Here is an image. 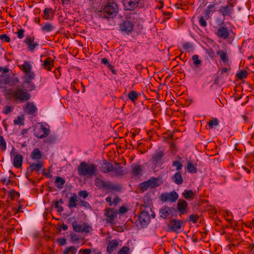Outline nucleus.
<instances>
[{"label": "nucleus", "mask_w": 254, "mask_h": 254, "mask_svg": "<svg viewBox=\"0 0 254 254\" xmlns=\"http://www.w3.org/2000/svg\"><path fill=\"white\" fill-rule=\"evenodd\" d=\"M9 94L15 101L20 103L29 100L31 97L30 94L21 88L19 84L17 85L15 89L10 90Z\"/></svg>", "instance_id": "f257e3e1"}, {"label": "nucleus", "mask_w": 254, "mask_h": 254, "mask_svg": "<svg viewBox=\"0 0 254 254\" xmlns=\"http://www.w3.org/2000/svg\"><path fill=\"white\" fill-rule=\"evenodd\" d=\"M77 170L79 176L91 177L96 175L97 166L83 161L78 166Z\"/></svg>", "instance_id": "f03ea898"}, {"label": "nucleus", "mask_w": 254, "mask_h": 254, "mask_svg": "<svg viewBox=\"0 0 254 254\" xmlns=\"http://www.w3.org/2000/svg\"><path fill=\"white\" fill-rule=\"evenodd\" d=\"M118 4L114 1L109 2L101 11L100 16L103 18H109L115 17L118 12Z\"/></svg>", "instance_id": "7ed1b4c3"}, {"label": "nucleus", "mask_w": 254, "mask_h": 254, "mask_svg": "<svg viewBox=\"0 0 254 254\" xmlns=\"http://www.w3.org/2000/svg\"><path fill=\"white\" fill-rule=\"evenodd\" d=\"M20 69L24 73V75L22 77H26L29 78H35V74L32 70V65L29 62L24 61V64L19 65Z\"/></svg>", "instance_id": "20e7f679"}, {"label": "nucleus", "mask_w": 254, "mask_h": 254, "mask_svg": "<svg viewBox=\"0 0 254 254\" xmlns=\"http://www.w3.org/2000/svg\"><path fill=\"white\" fill-rule=\"evenodd\" d=\"M22 82L21 83L20 86L23 88L25 91L28 93L33 91L36 88V86L34 82L32 81L35 78H29L26 77H22Z\"/></svg>", "instance_id": "39448f33"}, {"label": "nucleus", "mask_w": 254, "mask_h": 254, "mask_svg": "<svg viewBox=\"0 0 254 254\" xmlns=\"http://www.w3.org/2000/svg\"><path fill=\"white\" fill-rule=\"evenodd\" d=\"M184 225V223L183 221L175 219L170 221L168 227L171 231L179 233L182 231Z\"/></svg>", "instance_id": "423d86ee"}, {"label": "nucleus", "mask_w": 254, "mask_h": 254, "mask_svg": "<svg viewBox=\"0 0 254 254\" xmlns=\"http://www.w3.org/2000/svg\"><path fill=\"white\" fill-rule=\"evenodd\" d=\"M179 195L175 191H171L169 193H163L161 194L160 199L163 202L169 201L174 202L178 199Z\"/></svg>", "instance_id": "0eeeda50"}, {"label": "nucleus", "mask_w": 254, "mask_h": 254, "mask_svg": "<svg viewBox=\"0 0 254 254\" xmlns=\"http://www.w3.org/2000/svg\"><path fill=\"white\" fill-rule=\"evenodd\" d=\"M234 5L232 3H229L221 6L219 9L220 13L224 17H231L234 10Z\"/></svg>", "instance_id": "6e6552de"}, {"label": "nucleus", "mask_w": 254, "mask_h": 254, "mask_svg": "<svg viewBox=\"0 0 254 254\" xmlns=\"http://www.w3.org/2000/svg\"><path fill=\"white\" fill-rule=\"evenodd\" d=\"M134 24L129 20L124 21L120 25L121 31L127 34H130L133 31Z\"/></svg>", "instance_id": "1a4fd4ad"}, {"label": "nucleus", "mask_w": 254, "mask_h": 254, "mask_svg": "<svg viewBox=\"0 0 254 254\" xmlns=\"http://www.w3.org/2000/svg\"><path fill=\"white\" fill-rule=\"evenodd\" d=\"M34 40V37L29 35L26 36L24 40V43L28 46L27 48L30 51L33 52L35 49L39 46V43Z\"/></svg>", "instance_id": "9d476101"}, {"label": "nucleus", "mask_w": 254, "mask_h": 254, "mask_svg": "<svg viewBox=\"0 0 254 254\" xmlns=\"http://www.w3.org/2000/svg\"><path fill=\"white\" fill-rule=\"evenodd\" d=\"M177 211L179 212L180 215L186 214L188 210V203L184 199H179L177 204Z\"/></svg>", "instance_id": "9b49d317"}, {"label": "nucleus", "mask_w": 254, "mask_h": 254, "mask_svg": "<svg viewBox=\"0 0 254 254\" xmlns=\"http://www.w3.org/2000/svg\"><path fill=\"white\" fill-rule=\"evenodd\" d=\"M215 34L219 38L226 40L229 38L230 32L226 26H221L218 28Z\"/></svg>", "instance_id": "f8f14e48"}, {"label": "nucleus", "mask_w": 254, "mask_h": 254, "mask_svg": "<svg viewBox=\"0 0 254 254\" xmlns=\"http://www.w3.org/2000/svg\"><path fill=\"white\" fill-rule=\"evenodd\" d=\"M23 110L28 115H35L37 108L33 102H28L23 106Z\"/></svg>", "instance_id": "ddd939ff"}, {"label": "nucleus", "mask_w": 254, "mask_h": 254, "mask_svg": "<svg viewBox=\"0 0 254 254\" xmlns=\"http://www.w3.org/2000/svg\"><path fill=\"white\" fill-rule=\"evenodd\" d=\"M140 0H123V3L126 9L132 10L138 6Z\"/></svg>", "instance_id": "4468645a"}, {"label": "nucleus", "mask_w": 254, "mask_h": 254, "mask_svg": "<svg viewBox=\"0 0 254 254\" xmlns=\"http://www.w3.org/2000/svg\"><path fill=\"white\" fill-rule=\"evenodd\" d=\"M117 211L113 208H109L105 210V215L107 217L106 221L110 223H113L117 217Z\"/></svg>", "instance_id": "2eb2a0df"}, {"label": "nucleus", "mask_w": 254, "mask_h": 254, "mask_svg": "<svg viewBox=\"0 0 254 254\" xmlns=\"http://www.w3.org/2000/svg\"><path fill=\"white\" fill-rule=\"evenodd\" d=\"M138 220L142 226H146L149 223L150 220V217L149 213L145 211H142L138 217Z\"/></svg>", "instance_id": "dca6fc26"}, {"label": "nucleus", "mask_w": 254, "mask_h": 254, "mask_svg": "<svg viewBox=\"0 0 254 254\" xmlns=\"http://www.w3.org/2000/svg\"><path fill=\"white\" fill-rule=\"evenodd\" d=\"M43 165L44 162L43 161H39L37 163L30 164L27 169V173L31 174L33 171H39L43 167Z\"/></svg>", "instance_id": "f3484780"}, {"label": "nucleus", "mask_w": 254, "mask_h": 254, "mask_svg": "<svg viewBox=\"0 0 254 254\" xmlns=\"http://www.w3.org/2000/svg\"><path fill=\"white\" fill-rule=\"evenodd\" d=\"M112 171H113L114 174V175H112L113 176H122L126 174L124 168L121 166L120 163H116L115 164V166H113V169Z\"/></svg>", "instance_id": "a211bd4d"}, {"label": "nucleus", "mask_w": 254, "mask_h": 254, "mask_svg": "<svg viewBox=\"0 0 254 254\" xmlns=\"http://www.w3.org/2000/svg\"><path fill=\"white\" fill-rule=\"evenodd\" d=\"M118 246L119 243L117 240H112L107 246V252L109 254H112L117 250Z\"/></svg>", "instance_id": "6ab92c4d"}, {"label": "nucleus", "mask_w": 254, "mask_h": 254, "mask_svg": "<svg viewBox=\"0 0 254 254\" xmlns=\"http://www.w3.org/2000/svg\"><path fill=\"white\" fill-rule=\"evenodd\" d=\"M131 173L134 176L139 177L142 175V168L141 165L133 164L131 167Z\"/></svg>", "instance_id": "aec40b11"}, {"label": "nucleus", "mask_w": 254, "mask_h": 254, "mask_svg": "<svg viewBox=\"0 0 254 254\" xmlns=\"http://www.w3.org/2000/svg\"><path fill=\"white\" fill-rule=\"evenodd\" d=\"M216 11V4H211L207 7V8L203 11L205 18L209 19L211 15Z\"/></svg>", "instance_id": "412c9836"}, {"label": "nucleus", "mask_w": 254, "mask_h": 254, "mask_svg": "<svg viewBox=\"0 0 254 254\" xmlns=\"http://www.w3.org/2000/svg\"><path fill=\"white\" fill-rule=\"evenodd\" d=\"M101 171L104 173H108L112 171L113 169V164L108 162L106 160H104L101 166Z\"/></svg>", "instance_id": "4be33fe9"}, {"label": "nucleus", "mask_w": 254, "mask_h": 254, "mask_svg": "<svg viewBox=\"0 0 254 254\" xmlns=\"http://www.w3.org/2000/svg\"><path fill=\"white\" fill-rule=\"evenodd\" d=\"M147 182L148 183L149 187L151 189H154L159 187L162 184V182L160 181L158 178L154 177L150 178L147 181Z\"/></svg>", "instance_id": "5701e85b"}, {"label": "nucleus", "mask_w": 254, "mask_h": 254, "mask_svg": "<svg viewBox=\"0 0 254 254\" xmlns=\"http://www.w3.org/2000/svg\"><path fill=\"white\" fill-rule=\"evenodd\" d=\"M107 190H109L116 191H120L122 189V187L120 184L113 183L111 181H108Z\"/></svg>", "instance_id": "b1692460"}, {"label": "nucleus", "mask_w": 254, "mask_h": 254, "mask_svg": "<svg viewBox=\"0 0 254 254\" xmlns=\"http://www.w3.org/2000/svg\"><path fill=\"white\" fill-rule=\"evenodd\" d=\"M164 152L161 150H157L152 156V162L156 164L164 156Z\"/></svg>", "instance_id": "393cba45"}, {"label": "nucleus", "mask_w": 254, "mask_h": 254, "mask_svg": "<svg viewBox=\"0 0 254 254\" xmlns=\"http://www.w3.org/2000/svg\"><path fill=\"white\" fill-rule=\"evenodd\" d=\"M39 131L42 132V134H36V136L40 138H45L50 133V129L44 125H41L40 128H39Z\"/></svg>", "instance_id": "a878e982"}, {"label": "nucleus", "mask_w": 254, "mask_h": 254, "mask_svg": "<svg viewBox=\"0 0 254 254\" xmlns=\"http://www.w3.org/2000/svg\"><path fill=\"white\" fill-rule=\"evenodd\" d=\"M42 157L41 151L38 148L34 149L31 153V158L34 160L38 161L42 158Z\"/></svg>", "instance_id": "bb28decb"}, {"label": "nucleus", "mask_w": 254, "mask_h": 254, "mask_svg": "<svg viewBox=\"0 0 254 254\" xmlns=\"http://www.w3.org/2000/svg\"><path fill=\"white\" fill-rule=\"evenodd\" d=\"M23 159V157L21 155H16L13 158V166L16 168L20 167L22 164Z\"/></svg>", "instance_id": "cd10ccee"}, {"label": "nucleus", "mask_w": 254, "mask_h": 254, "mask_svg": "<svg viewBox=\"0 0 254 254\" xmlns=\"http://www.w3.org/2000/svg\"><path fill=\"white\" fill-rule=\"evenodd\" d=\"M216 54L219 56L221 60L224 64H228L229 62L227 52L223 50H218L216 52Z\"/></svg>", "instance_id": "c85d7f7f"}, {"label": "nucleus", "mask_w": 254, "mask_h": 254, "mask_svg": "<svg viewBox=\"0 0 254 254\" xmlns=\"http://www.w3.org/2000/svg\"><path fill=\"white\" fill-rule=\"evenodd\" d=\"M43 66L44 68L48 71H51L54 66V61L51 58L48 57L44 61Z\"/></svg>", "instance_id": "c756f323"}, {"label": "nucleus", "mask_w": 254, "mask_h": 254, "mask_svg": "<svg viewBox=\"0 0 254 254\" xmlns=\"http://www.w3.org/2000/svg\"><path fill=\"white\" fill-rule=\"evenodd\" d=\"M77 196L75 193H73L72 196L69 198L68 203L69 208H76L77 206Z\"/></svg>", "instance_id": "7c9ffc66"}, {"label": "nucleus", "mask_w": 254, "mask_h": 254, "mask_svg": "<svg viewBox=\"0 0 254 254\" xmlns=\"http://www.w3.org/2000/svg\"><path fill=\"white\" fill-rule=\"evenodd\" d=\"M172 181L176 184L179 185L183 183V180L181 174L180 172H178L172 177Z\"/></svg>", "instance_id": "2f4dec72"}, {"label": "nucleus", "mask_w": 254, "mask_h": 254, "mask_svg": "<svg viewBox=\"0 0 254 254\" xmlns=\"http://www.w3.org/2000/svg\"><path fill=\"white\" fill-rule=\"evenodd\" d=\"M108 181L106 182L103 180L96 178L95 179V185L99 189H107Z\"/></svg>", "instance_id": "473e14b6"}, {"label": "nucleus", "mask_w": 254, "mask_h": 254, "mask_svg": "<svg viewBox=\"0 0 254 254\" xmlns=\"http://www.w3.org/2000/svg\"><path fill=\"white\" fill-rule=\"evenodd\" d=\"M167 206H163L159 210L160 217L164 219H167L169 216Z\"/></svg>", "instance_id": "72a5a7b5"}, {"label": "nucleus", "mask_w": 254, "mask_h": 254, "mask_svg": "<svg viewBox=\"0 0 254 254\" xmlns=\"http://www.w3.org/2000/svg\"><path fill=\"white\" fill-rule=\"evenodd\" d=\"M65 181L64 179L58 176L56 178L55 183L57 184L56 187L59 189H62L64 185L65 184Z\"/></svg>", "instance_id": "f704fd0d"}, {"label": "nucleus", "mask_w": 254, "mask_h": 254, "mask_svg": "<svg viewBox=\"0 0 254 254\" xmlns=\"http://www.w3.org/2000/svg\"><path fill=\"white\" fill-rule=\"evenodd\" d=\"M19 83V79L17 76L14 75L8 78V85L12 86H16V84Z\"/></svg>", "instance_id": "c9c22d12"}, {"label": "nucleus", "mask_w": 254, "mask_h": 254, "mask_svg": "<svg viewBox=\"0 0 254 254\" xmlns=\"http://www.w3.org/2000/svg\"><path fill=\"white\" fill-rule=\"evenodd\" d=\"M183 195L186 199L190 200L193 198L194 193L192 190H185L183 193Z\"/></svg>", "instance_id": "e433bc0d"}, {"label": "nucleus", "mask_w": 254, "mask_h": 254, "mask_svg": "<svg viewBox=\"0 0 254 254\" xmlns=\"http://www.w3.org/2000/svg\"><path fill=\"white\" fill-rule=\"evenodd\" d=\"M187 169L189 173H195L197 172L196 168L191 161H189L187 164Z\"/></svg>", "instance_id": "4c0bfd02"}, {"label": "nucleus", "mask_w": 254, "mask_h": 254, "mask_svg": "<svg viewBox=\"0 0 254 254\" xmlns=\"http://www.w3.org/2000/svg\"><path fill=\"white\" fill-rule=\"evenodd\" d=\"M73 230L77 233L82 232V228L83 225H80L78 224L76 221H74L72 222V224Z\"/></svg>", "instance_id": "58836bf2"}, {"label": "nucleus", "mask_w": 254, "mask_h": 254, "mask_svg": "<svg viewBox=\"0 0 254 254\" xmlns=\"http://www.w3.org/2000/svg\"><path fill=\"white\" fill-rule=\"evenodd\" d=\"M128 98L131 100L132 102H134L137 100L138 98V95L136 91L134 90L130 91L128 94Z\"/></svg>", "instance_id": "ea45409f"}, {"label": "nucleus", "mask_w": 254, "mask_h": 254, "mask_svg": "<svg viewBox=\"0 0 254 254\" xmlns=\"http://www.w3.org/2000/svg\"><path fill=\"white\" fill-rule=\"evenodd\" d=\"M208 125L210 128H213L214 126H218L219 125V121L217 118H213L212 120H209L208 122Z\"/></svg>", "instance_id": "a19ab883"}, {"label": "nucleus", "mask_w": 254, "mask_h": 254, "mask_svg": "<svg viewBox=\"0 0 254 254\" xmlns=\"http://www.w3.org/2000/svg\"><path fill=\"white\" fill-rule=\"evenodd\" d=\"M24 117L23 115L19 116L17 117L16 120L13 121L15 125L22 126L24 125Z\"/></svg>", "instance_id": "79ce46f5"}, {"label": "nucleus", "mask_w": 254, "mask_h": 254, "mask_svg": "<svg viewBox=\"0 0 254 254\" xmlns=\"http://www.w3.org/2000/svg\"><path fill=\"white\" fill-rule=\"evenodd\" d=\"M248 76V72L245 70H242L239 73H237L236 76L239 79L246 78Z\"/></svg>", "instance_id": "37998d69"}, {"label": "nucleus", "mask_w": 254, "mask_h": 254, "mask_svg": "<svg viewBox=\"0 0 254 254\" xmlns=\"http://www.w3.org/2000/svg\"><path fill=\"white\" fill-rule=\"evenodd\" d=\"M55 29V27L51 24L47 23L42 27L43 31L50 32L53 31Z\"/></svg>", "instance_id": "c03bdc74"}, {"label": "nucleus", "mask_w": 254, "mask_h": 254, "mask_svg": "<svg viewBox=\"0 0 254 254\" xmlns=\"http://www.w3.org/2000/svg\"><path fill=\"white\" fill-rule=\"evenodd\" d=\"M54 12L52 8H45L44 10V17L45 19H48L51 17V14H52Z\"/></svg>", "instance_id": "a18cd8bd"}, {"label": "nucleus", "mask_w": 254, "mask_h": 254, "mask_svg": "<svg viewBox=\"0 0 254 254\" xmlns=\"http://www.w3.org/2000/svg\"><path fill=\"white\" fill-rule=\"evenodd\" d=\"M7 84H8V78L1 77L0 79V88L5 89Z\"/></svg>", "instance_id": "49530a36"}, {"label": "nucleus", "mask_w": 254, "mask_h": 254, "mask_svg": "<svg viewBox=\"0 0 254 254\" xmlns=\"http://www.w3.org/2000/svg\"><path fill=\"white\" fill-rule=\"evenodd\" d=\"M0 148L2 151L5 150L6 148V142L3 137L1 135H0Z\"/></svg>", "instance_id": "de8ad7c7"}, {"label": "nucleus", "mask_w": 254, "mask_h": 254, "mask_svg": "<svg viewBox=\"0 0 254 254\" xmlns=\"http://www.w3.org/2000/svg\"><path fill=\"white\" fill-rule=\"evenodd\" d=\"M206 20L207 19L205 18V16L204 17L201 15L199 16L198 22L199 25L204 27H206L207 26Z\"/></svg>", "instance_id": "09e8293b"}, {"label": "nucleus", "mask_w": 254, "mask_h": 254, "mask_svg": "<svg viewBox=\"0 0 254 254\" xmlns=\"http://www.w3.org/2000/svg\"><path fill=\"white\" fill-rule=\"evenodd\" d=\"M192 59L193 61V64L196 66H198V65L201 64V61L198 59V56L196 55H194L192 57Z\"/></svg>", "instance_id": "8fccbe9b"}, {"label": "nucleus", "mask_w": 254, "mask_h": 254, "mask_svg": "<svg viewBox=\"0 0 254 254\" xmlns=\"http://www.w3.org/2000/svg\"><path fill=\"white\" fill-rule=\"evenodd\" d=\"M129 251L128 247L124 246L118 251V254H129Z\"/></svg>", "instance_id": "3c124183"}, {"label": "nucleus", "mask_w": 254, "mask_h": 254, "mask_svg": "<svg viewBox=\"0 0 254 254\" xmlns=\"http://www.w3.org/2000/svg\"><path fill=\"white\" fill-rule=\"evenodd\" d=\"M92 230V227L89 225L86 224V223H83L82 228V232L88 233Z\"/></svg>", "instance_id": "603ef678"}, {"label": "nucleus", "mask_w": 254, "mask_h": 254, "mask_svg": "<svg viewBox=\"0 0 254 254\" xmlns=\"http://www.w3.org/2000/svg\"><path fill=\"white\" fill-rule=\"evenodd\" d=\"M172 165L173 166L176 167V170L177 171H180L182 169L183 167V164L181 162L179 161H174L173 162Z\"/></svg>", "instance_id": "864d4df0"}, {"label": "nucleus", "mask_w": 254, "mask_h": 254, "mask_svg": "<svg viewBox=\"0 0 254 254\" xmlns=\"http://www.w3.org/2000/svg\"><path fill=\"white\" fill-rule=\"evenodd\" d=\"M199 216L198 215L191 214L189 216V221L192 222L193 223H196Z\"/></svg>", "instance_id": "5fc2aeb1"}, {"label": "nucleus", "mask_w": 254, "mask_h": 254, "mask_svg": "<svg viewBox=\"0 0 254 254\" xmlns=\"http://www.w3.org/2000/svg\"><path fill=\"white\" fill-rule=\"evenodd\" d=\"M13 107L10 106H5L2 111V113L5 115H7L13 110Z\"/></svg>", "instance_id": "6e6d98bb"}, {"label": "nucleus", "mask_w": 254, "mask_h": 254, "mask_svg": "<svg viewBox=\"0 0 254 254\" xmlns=\"http://www.w3.org/2000/svg\"><path fill=\"white\" fill-rule=\"evenodd\" d=\"M149 186L147 181L139 184V188L142 191H145L149 188Z\"/></svg>", "instance_id": "4d7b16f0"}, {"label": "nucleus", "mask_w": 254, "mask_h": 254, "mask_svg": "<svg viewBox=\"0 0 254 254\" xmlns=\"http://www.w3.org/2000/svg\"><path fill=\"white\" fill-rule=\"evenodd\" d=\"M54 206L59 212H62L64 210L63 207L59 205V202L58 200L55 201Z\"/></svg>", "instance_id": "13d9d810"}, {"label": "nucleus", "mask_w": 254, "mask_h": 254, "mask_svg": "<svg viewBox=\"0 0 254 254\" xmlns=\"http://www.w3.org/2000/svg\"><path fill=\"white\" fill-rule=\"evenodd\" d=\"M88 193L86 190H80L78 192L79 196L83 199H85L88 196Z\"/></svg>", "instance_id": "bf43d9fd"}, {"label": "nucleus", "mask_w": 254, "mask_h": 254, "mask_svg": "<svg viewBox=\"0 0 254 254\" xmlns=\"http://www.w3.org/2000/svg\"><path fill=\"white\" fill-rule=\"evenodd\" d=\"M0 39L4 40L6 42H9L10 41V38L5 34H2L0 36Z\"/></svg>", "instance_id": "052dcab7"}, {"label": "nucleus", "mask_w": 254, "mask_h": 254, "mask_svg": "<svg viewBox=\"0 0 254 254\" xmlns=\"http://www.w3.org/2000/svg\"><path fill=\"white\" fill-rule=\"evenodd\" d=\"M168 210L169 215H173L176 212L177 209L172 207H168Z\"/></svg>", "instance_id": "680f3d73"}, {"label": "nucleus", "mask_w": 254, "mask_h": 254, "mask_svg": "<svg viewBox=\"0 0 254 254\" xmlns=\"http://www.w3.org/2000/svg\"><path fill=\"white\" fill-rule=\"evenodd\" d=\"M24 31L23 29H19L17 32V37L19 39H22L24 37Z\"/></svg>", "instance_id": "e2e57ef3"}, {"label": "nucleus", "mask_w": 254, "mask_h": 254, "mask_svg": "<svg viewBox=\"0 0 254 254\" xmlns=\"http://www.w3.org/2000/svg\"><path fill=\"white\" fill-rule=\"evenodd\" d=\"M128 209L127 207L125 206H121L119 210V213L120 214H124L127 211Z\"/></svg>", "instance_id": "0e129e2a"}, {"label": "nucleus", "mask_w": 254, "mask_h": 254, "mask_svg": "<svg viewBox=\"0 0 254 254\" xmlns=\"http://www.w3.org/2000/svg\"><path fill=\"white\" fill-rule=\"evenodd\" d=\"M79 205L82 207H88L90 205L89 203L84 200H80Z\"/></svg>", "instance_id": "69168bd1"}, {"label": "nucleus", "mask_w": 254, "mask_h": 254, "mask_svg": "<svg viewBox=\"0 0 254 254\" xmlns=\"http://www.w3.org/2000/svg\"><path fill=\"white\" fill-rule=\"evenodd\" d=\"M68 250L71 253V254H75L77 251V249L74 246L68 247Z\"/></svg>", "instance_id": "338daca9"}, {"label": "nucleus", "mask_w": 254, "mask_h": 254, "mask_svg": "<svg viewBox=\"0 0 254 254\" xmlns=\"http://www.w3.org/2000/svg\"><path fill=\"white\" fill-rule=\"evenodd\" d=\"M91 251L90 249H81L79 251V253H82V254H90Z\"/></svg>", "instance_id": "774afa93"}]
</instances>
